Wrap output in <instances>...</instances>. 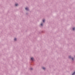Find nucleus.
Segmentation results:
<instances>
[{"label": "nucleus", "mask_w": 75, "mask_h": 75, "mask_svg": "<svg viewBox=\"0 0 75 75\" xmlns=\"http://www.w3.org/2000/svg\"><path fill=\"white\" fill-rule=\"evenodd\" d=\"M31 59L32 60V61H33L34 60V58L33 57L31 58Z\"/></svg>", "instance_id": "1"}, {"label": "nucleus", "mask_w": 75, "mask_h": 75, "mask_svg": "<svg viewBox=\"0 0 75 75\" xmlns=\"http://www.w3.org/2000/svg\"><path fill=\"white\" fill-rule=\"evenodd\" d=\"M26 10H28V8H25Z\"/></svg>", "instance_id": "2"}, {"label": "nucleus", "mask_w": 75, "mask_h": 75, "mask_svg": "<svg viewBox=\"0 0 75 75\" xmlns=\"http://www.w3.org/2000/svg\"><path fill=\"white\" fill-rule=\"evenodd\" d=\"M75 75V72H74L72 74V75Z\"/></svg>", "instance_id": "3"}, {"label": "nucleus", "mask_w": 75, "mask_h": 75, "mask_svg": "<svg viewBox=\"0 0 75 75\" xmlns=\"http://www.w3.org/2000/svg\"><path fill=\"white\" fill-rule=\"evenodd\" d=\"M18 4H15L16 6H18Z\"/></svg>", "instance_id": "4"}, {"label": "nucleus", "mask_w": 75, "mask_h": 75, "mask_svg": "<svg viewBox=\"0 0 75 75\" xmlns=\"http://www.w3.org/2000/svg\"><path fill=\"white\" fill-rule=\"evenodd\" d=\"M42 69H45V67H43L42 68Z\"/></svg>", "instance_id": "5"}, {"label": "nucleus", "mask_w": 75, "mask_h": 75, "mask_svg": "<svg viewBox=\"0 0 75 75\" xmlns=\"http://www.w3.org/2000/svg\"><path fill=\"white\" fill-rule=\"evenodd\" d=\"M73 30H75V28H74L73 29Z\"/></svg>", "instance_id": "6"}, {"label": "nucleus", "mask_w": 75, "mask_h": 75, "mask_svg": "<svg viewBox=\"0 0 75 75\" xmlns=\"http://www.w3.org/2000/svg\"><path fill=\"white\" fill-rule=\"evenodd\" d=\"M16 40H17V39H16V38H15L14 39V40L16 41Z\"/></svg>", "instance_id": "7"}, {"label": "nucleus", "mask_w": 75, "mask_h": 75, "mask_svg": "<svg viewBox=\"0 0 75 75\" xmlns=\"http://www.w3.org/2000/svg\"><path fill=\"white\" fill-rule=\"evenodd\" d=\"M45 22V20H43V22Z\"/></svg>", "instance_id": "8"}, {"label": "nucleus", "mask_w": 75, "mask_h": 75, "mask_svg": "<svg viewBox=\"0 0 75 75\" xmlns=\"http://www.w3.org/2000/svg\"><path fill=\"white\" fill-rule=\"evenodd\" d=\"M41 25L42 26V23H41Z\"/></svg>", "instance_id": "9"}, {"label": "nucleus", "mask_w": 75, "mask_h": 75, "mask_svg": "<svg viewBox=\"0 0 75 75\" xmlns=\"http://www.w3.org/2000/svg\"><path fill=\"white\" fill-rule=\"evenodd\" d=\"M73 58H72V60H73Z\"/></svg>", "instance_id": "10"}, {"label": "nucleus", "mask_w": 75, "mask_h": 75, "mask_svg": "<svg viewBox=\"0 0 75 75\" xmlns=\"http://www.w3.org/2000/svg\"><path fill=\"white\" fill-rule=\"evenodd\" d=\"M69 57V58H71V56H70Z\"/></svg>", "instance_id": "11"}, {"label": "nucleus", "mask_w": 75, "mask_h": 75, "mask_svg": "<svg viewBox=\"0 0 75 75\" xmlns=\"http://www.w3.org/2000/svg\"><path fill=\"white\" fill-rule=\"evenodd\" d=\"M31 69V70L32 69Z\"/></svg>", "instance_id": "12"}]
</instances>
